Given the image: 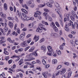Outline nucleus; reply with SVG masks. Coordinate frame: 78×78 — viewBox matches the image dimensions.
Returning a JSON list of instances; mask_svg holds the SVG:
<instances>
[{"label":"nucleus","mask_w":78,"mask_h":78,"mask_svg":"<svg viewBox=\"0 0 78 78\" xmlns=\"http://www.w3.org/2000/svg\"><path fill=\"white\" fill-rule=\"evenodd\" d=\"M42 29L45 31L47 30V29L43 27V25L42 24H40L38 27L37 28L36 31L38 33H41L42 32Z\"/></svg>","instance_id":"obj_1"},{"label":"nucleus","mask_w":78,"mask_h":78,"mask_svg":"<svg viewBox=\"0 0 78 78\" xmlns=\"http://www.w3.org/2000/svg\"><path fill=\"white\" fill-rule=\"evenodd\" d=\"M33 55V54H32L30 53V54L27 55L26 58L27 59H24L25 61H31V60H33V59H35V58L33 57L32 56Z\"/></svg>","instance_id":"obj_2"},{"label":"nucleus","mask_w":78,"mask_h":78,"mask_svg":"<svg viewBox=\"0 0 78 78\" xmlns=\"http://www.w3.org/2000/svg\"><path fill=\"white\" fill-rule=\"evenodd\" d=\"M17 24L16 23L15 25L14 30L15 31H17V33H18V34H20V30L19 28H17Z\"/></svg>","instance_id":"obj_3"},{"label":"nucleus","mask_w":78,"mask_h":78,"mask_svg":"<svg viewBox=\"0 0 78 78\" xmlns=\"http://www.w3.org/2000/svg\"><path fill=\"white\" fill-rule=\"evenodd\" d=\"M21 46L23 47H26L28 46V45L27 44V41H23L21 44Z\"/></svg>","instance_id":"obj_4"},{"label":"nucleus","mask_w":78,"mask_h":78,"mask_svg":"<svg viewBox=\"0 0 78 78\" xmlns=\"http://www.w3.org/2000/svg\"><path fill=\"white\" fill-rule=\"evenodd\" d=\"M42 75L44 76V77L45 78H47V75H48V76H51V75L50 74H48V72H47L43 73H42Z\"/></svg>","instance_id":"obj_5"},{"label":"nucleus","mask_w":78,"mask_h":78,"mask_svg":"<svg viewBox=\"0 0 78 78\" xmlns=\"http://www.w3.org/2000/svg\"><path fill=\"white\" fill-rule=\"evenodd\" d=\"M65 15H66V17H65L64 19V22H66V21H67V20L68 21H69V14H66L64 15V16Z\"/></svg>","instance_id":"obj_6"},{"label":"nucleus","mask_w":78,"mask_h":78,"mask_svg":"<svg viewBox=\"0 0 78 78\" xmlns=\"http://www.w3.org/2000/svg\"><path fill=\"white\" fill-rule=\"evenodd\" d=\"M25 35V32H23L20 36V40H22V39H23L24 38Z\"/></svg>","instance_id":"obj_7"},{"label":"nucleus","mask_w":78,"mask_h":78,"mask_svg":"<svg viewBox=\"0 0 78 78\" xmlns=\"http://www.w3.org/2000/svg\"><path fill=\"white\" fill-rule=\"evenodd\" d=\"M43 15L44 16H45V19L47 20L49 17V15H48V13L47 12H44L43 13Z\"/></svg>","instance_id":"obj_8"},{"label":"nucleus","mask_w":78,"mask_h":78,"mask_svg":"<svg viewBox=\"0 0 78 78\" xmlns=\"http://www.w3.org/2000/svg\"><path fill=\"white\" fill-rule=\"evenodd\" d=\"M47 48L49 52H53V50L51 47L48 46L47 47Z\"/></svg>","instance_id":"obj_9"},{"label":"nucleus","mask_w":78,"mask_h":78,"mask_svg":"<svg viewBox=\"0 0 78 78\" xmlns=\"http://www.w3.org/2000/svg\"><path fill=\"white\" fill-rule=\"evenodd\" d=\"M0 16L2 17H3L4 19H6V15L5 14L3 13L2 12L0 13Z\"/></svg>","instance_id":"obj_10"},{"label":"nucleus","mask_w":78,"mask_h":78,"mask_svg":"<svg viewBox=\"0 0 78 78\" xmlns=\"http://www.w3.org/2000/svg\"><path fill=\"white\" fill-rule=\"evenodd\" d=\"M39 36H36L35 35L34 38V40H35V42H37L38 40H39Z\"/></svg>","instance_id":"obj_11"},{"label":"nucleus","mask_w":78,"mask_h":78,"mask_svg":"<svg viewBox=\"0 0 78 78\" xmlns=\"http://www.w3.org/2000/svg\"><path fill=\"white\" fill-rule=\"evenodd\" d=\"M8 24L10 28L11 29L12 28V27H13L14 26L13 23L11 21H9Z\"/></svg>","instance_id":"obj_12"},{"label":"nucleus","mask_w":78,"mask_h":78,"mask_svg":"<svg viewBox=\"0 0 78 78\" xmlns=\"http://www.w3.org/2000/svg\"><path fill=\"white\" fill-rule=\"evenodd\" d=\"M41 49L43 50L44 52H46V51H47V48H46V47H45V46H41Z\"/></svg>","instance_id":"obj_13"},{"label":"nucleus","mask_w":78,"mask_h":78,"mask_svg":"<svg viewBox=\"0 0 78 78\" xmlns=\"http://www.w3.org/2000/svg\"><path fill=\"white\" fill-rule=\"evenodd\" d=\"M66 72V70L65 69H62V71H61L60 72V74H61V75H63L64 73H65Z\"/></svg>","instance_id":"obj_14"},{"label":"nucleus","mask_w":78,"mask_h":78,"mask_svg":"<svg viewBox=\"0 0 78 78\" xmlns=\"http://www.w3.org/2000/svg\"><path fill=\"white\" fill-rule=\"evenodd\" d=\"M55 6H56V8H57L58 9H61V6H60V5H59L57 2L55 3Z\"/></svg>","instance_id":"obj_15"},{"label":"nucleus","mask_w":78,"mask_h":78,"mask_svg":"<svg viewBox=\"0 0 78 78\" xmlns=\"http://www.w3.org/2000/svg\"><path fill=\"white\" fill-rule=\"evenodd\" d=\"M72 14L76 18V19H78V16H77V15L76 14V13L75 12H72Z\"/></svg>","instance_id":"obj_16"},{"label":"nucleus","mask_w":78,"mask_h":78,"mask_svg":"<svg viewBox=\"0 0 78 78\" xmlns=\"http://www.w3.org/2000/svg\"><path fill=\"white\" fill-rule=\"evenodd\" d=\"M58 62V61L56 59H53L52 61V64H56Z\"/></svg>","instance_id":"obj_17"},{"label":"nucleus","mask_w":78,"mask_h":78,"mask_svg":"<svg viewBox=\"0 0 78 78\" xmlns=\"http://www.w3.org/2000/svg\"><path fill=\"white\" fill-rule=\"evenodd\" d=\"M4 8L5 11H6V10L8 9V5L6 4V3H4Z\"/></svg>","instance_id":"obj_18"},{"label":"nucleus","mask_w":78,"mask_h":78,"mask_svg":"<svg viewBox=\"0 0 78 78\" xmlns=\"http://www.w3.org/2000/svg\"><path fill=\"white\" fill-rule=\"evenodd\" d=\"M7 40L8 41L10 42V43H14V41H12L10 37H8Z\"/></svg>","instance_id":"obj_19"},{"label":"nucleus","mask_w":78,"mask_h":78,"mask_svg":"<svg viewBox=\"0 0 78 78\" xmlns=\"http://www.w3.org/2000/svg\"><path fill=\"white\" fill-rule=\"evenodd\" d=\"M65 29L66 31H69V28L68 27V26H67V24H66L65 25Z\"/></svg>","instance_id":"obj_20"},{"label":"nucleus","mask_w":78,"mask_h":78,"mask_svg":"<svg viewBox=\"0 0 78 78\" xmlns=\"http://www.w3.org/2000/svg\"><path fill=\"white\" fill-rule=\"evenodd\" d=\"M23 59H21L18 62V64L20 66V65L22 64H23Z\"/></svg>","instance_id":"obj_21"},{"label":"nucleus","mask_w":78,"mask_h":78,"mask_svg":"<svg viewBox=\"0 0 78 78\" xmlns=\"http://www.w3.org/2000/svg\"><path fill=\"white\" fill-rule=\"evenodd\" d=\"M34 47H31L28 51L29 52H32L34 50Z\"/></svg>","instance_id":"obj_22"},{"label":"nucleus","mask_w":78,"mask_h":78,"mask_svg":"<svg viewBox=\"0 0 78 78\" xmlns=\"http://www.w3.org/2000/svg\"><path fill=\"white\" fill-rule=\"evenodd\" d=\"M53 29L55 32H58V28L56 26H54V27H53Z\"/></svg>","instance_id":"obj_23"},{"label":"nucleus","mask_w":78,"mask_h":78,"mask_svg":"<svg viewBox=\"0 0 78 78\" xmlns=\"http://www.w3.org/2000/svg\"><path fill=\"white\" fill-rule=\"evenodd\" d=\"M31 54H33V55L32 56L33 58L34 57V55L35 56H38V55H37V53H36V51L35 52V53H31Z\"/></svg>","instance_id":"obj_24"},{"label":"nucleus","mask_w":78,"mask_h":78,"mask_svg":"<svg viewBox=\"0 0 78 78\" xmlns=\"http://www.w3.org/2000/svg\"><path fill=\"white\" fill-rule=\"evenodd\" d=\"M46 5L48 6V7H51V8L53 6V5H51L50 2H48L46 3Z\"/></svg>","instance_id":"obj_25"},{"label":"nucleus","mask_w":78,"mask_h":78,"mask_svg":"<svg viewBox=\"0 0 78 78\" xmlns=\"http://www.w3.org/2000/svg\"><path fill=\"white\" fill-rule=\"evenodd\" d=\"M7 19H8V20H14V18L13 17L11 16L8 17H7Z\"/></svg>","instance_id":"obj_26"},{"label":"nucleus","mask_w":78,"mask_h":78,"mask_svg":"<svg viewBox=\"0 0 78 78\" xmlns=\"http://www.w3.org/2000/svg\"><path fill=\"white\" fill-rule=\"evenodd\" d=\"M5 73H2V74H1L0 76V78H3L5 77Z\"/></svg>","instance_id":"obj_27"},{"label":"nucleus","mask_w":78,"mask_h":78,"mask_svg":"<svg viewBox=\"0 0 78 78\" xmlns=\"http://www.w3.org/2000/svg\"><path fill=\"white\" fill-rule=\"evenodd\" d=\"M21 11L22 12H24V13H25V14H28V12L27 11V10H25L24 9H21Z\"/></svg>","instance_id":"obj_28"},{"label":"nucleus","mask_w":78,"mask_h":78,"mask_svg":"<svg viewBox=\"0 0 78 78\" xmlns=\"http://www.w3.org/2000/svg\"><path fill=\"white\" fill-rule=\"evenodd\" d=\"M30 17L27 16L26 17L24 18V20L27 21V20H30Z\"/></svg>","instance_id":"obj_29"},{"label":"nucleus","mask_w":78,"mask_h":78,"mask_svg":"<svg viewBox=\"0 0 78 78\" xmlns=\"http://www.w3.org/2000/svg\"><path fill=\"white\" fill-rule=\"evenodd\" d=\"M42 62L43 64H44V66H46V65H47V63L46 62V61H45V60L44 59H43L42 60Z\"/></svg>","instance_id":"obj_30"},{"label":"nucleus","mask_w":78,"mask_h":78,"mask_svg":"<svg viewBox=\"0 0 78 78\" xmlns=\"http://www.w3.org/2000/svg\"><path fill=\"white\" fill-rule=\"evenodd\" d=\"M50 52L48 51L47 53V55H48V56H52V53L51 52Z\"/></svg>","instance_id":"obj_31"},{"label":"nucleus","mask_w":78,"mask_h":78,"mask_svg":"<svg viewBox=\"0 0 78 78\" xmlns=\"http://www.w3.org/2000/svg\"><path fill=\"white\" fill-rule=\"evenodd\" d=\"M69 23H68V25H69V26H71V25H72L73 24V22L71 20H70L69 21Z\"/></svg>","instance_id":"obj_32"},{"label":"nucleus","mask_w":78,"mask_h":78,"mask_svg":"<svg viewBox=\"0 0 78 78\" xmlns=\"http://www.w3.org/2000/svg\"><path fill=\"white\" fill-rule=\"evenodd\" d=\"M1 23V24H2V26H3V27H6V26H7V23Z\"/></svg>","instance_id":"obj_33"},{"label":"nucleus","mask_w":78,"mask_h":78,"mask_svg":"<svg viewBox=\"0 0 78 78\" xmlns=\"http://www.w3.org/2000/svg\"><path fill=\"white\" fill-rule=\"evenodd\" d=\"M4 30L5 31V32H6V31H8V27H6V26L4 28Z\"/></svg>","instance_id":"obj_34"},{"label":"nucleus","mask_w":78,"mask_h":78,"mask_svg":"<svg viewBox=\"0 0 78 78\" xmlns=\"http://www.w3.org/2000/svg\"><path fill=\"white\" fill-rule=\"evenodd\" d=\"M46 5V4L45 3L44 4V5L42 4H41L39 5V8H42V7H44V6H45V5Z\"/></svg>","instance_id":"obj_35"},{"label":"nucleus","mask_w":78,"mask_h":78,"mask_svg":"<svg viewBox=\"0 0 78 78\" xmlns=\"http://www.w3.org/2000/svg\"><path fill=\"white\" fill-rule=\"evenodd\" d=\"M5 37H3V36L0 37V39H1V41H3L5 40H6L5 39Z\"/></svg>","instance_id":"obj_36"},{"label":"nucleus","mask_w":78,"mask_h":78,"mask_svg":"<svg viewBox=\"0 0 78 78\" xmlns=\"http://www.w3.org/2000/svg\"><path fill=\"white\" fill-rule=\"evenodd\" d=\"M70 18L72 20L75 21V17L73 16H70Z\"/></svg>","instance_id":"obj_37"},{"label":"nucleus","mask_w":78,"mask_h":78,"mask_svg":"<svg viewBox=\"0 0 78 78\" xmlns=\"http://www.w3.org/2000/svg\"><path fill=\"white\" fill-rule=\"evenodd\" d=\"M22 7H23V8L25 7L26 9H28V6H27V5L26 4H24L22 6Z\"/></svg>","instance_id":"obj_38"},{"label":"nucleus","mask_w":78,"mask_h":78,"mask_svg":"<svg viewBox=\"0 0 78 78\" xmlns=\"http://www.w3.org/2000/svg\"><path fill=\"white\" fill-rule=\"evenodd\" d=\"M22 7H23V8L25 7L26 9H28V6H27V5L26 4H24L22 6Z\"/></svg>","instance_id":"obj_39"},{"label":"nucleus","mask_w":78,"mask_h":78,"mask_svg":"<svg viewBox=\"0 0 78 78\" xmlns=\"http://www.w3.org/2000/svg\"><path fill=\"white\" fill-rule=\"evenodd\" d=\"M22 7H23V8L25 7L26 9H28V6H27V5L26 4H24L22 6Z\"/></svg>","instance_id":"obj_40"},{"label":"nucleus","mask_w":78,"mask_h":78,"mask_svg":"<svg viewBox=\"0 0 78 78\" xmlns=\"http://www.w3.org/2000/svg\"><path fill=\"white\" fill-rule=\"evenodd\" d=\"M16 14L18 17H20V12H19V10H17Z\"/></svg>","instance_id":"obj_41"},{"label":"nucleus","mask_w":78,"mask_h":78,"mask_svg":"<svg viewBox=\"0 0 78 78\" xmlns=\"http://www.w3.org/2000/svg\"><path fill=\"white\" fill-rule=\"evenodd\" d=\"M6 40H4L3 41H2V40H0V44L1 45H2V44H3V43H4L5 42H6Z\"/></svg>","instance_id":"obj_42"},{"label":"nucleus","mask_w":78,"mask_h":78,"mask_svg":"<svg viewBox=\"0 0 78 78\" xmlns=\"http://www.w3.org/2000/svg\"><path fill=\"white\" fill-rule=\"evenodd\" d=\"M31 38L29 39L27 41V42L28 44H30V42H31Z\"/></svg>","instance_id":"obj_43"},{"label":"nucleus","mask_w":78,"mask_h":78,"mask_svg":"<svg viewBox=\"0 0 78 78\" xmlns=\"http://www.w3.org/2000/svg\"><path fill=\"white\" fill-rule=\"evenodd\" d=\"M25 27V25L23 23H21V25L20 26V28L22 29V28H23L24 27Z\"/></svg>","instance_id":"obj_44"},{"label":"nucleus","mask_w":78,"mask_h":78,"mask_svg":"<svg viewBox=\"0 0 78 78\" xmlns=\"http://www.w3.org/2000/svg\"><path fill=\"white\" fill-rule=\"evenodd\" d=\"M12 34L13 35L15 36H16L18 35V34H17V32H16L15 31L13 32Z\"/></svg>","instance_id":"obj_45"},{"label":"nucleus","mask_w":78,"mask_h":78,"mask_svg":"<svg viewBox=\"0 0 78 78\" xmlns=\"http://www.w3.org/2000/svg\"><path fill=\"white\" fill-rule=\"evenodd\" d=\"M36 62L37 64H41V62L40 60L38 59L36 60Z\"/></svg>","instance_id":"obj_46"},{"label":"nucleus","mask_w":78,"mask_h":78,"mask_svg":"<svg viewBox=\"0 0 78 78\" xmlns=\"http://www.w3.org/2000/svg\"><path fill=\"white\" fill-rule=\"evenodd\" d=\"M30 48V46H28L26 48L24 49L25 51H27L28 50V49Z\"/></svg>","instance_id":"obj_47"},{"label":"nucleus","mask_w":78,"mask_h":78,"mask_svg":"<svg viewBox=\"0 0 78 78\" xmlns=\"http://www.w3.org/2000/svg\"><path fill=\"white\" fill-rule=\"evenodd\" d=\"M74 25L75 27H76V28H77V29H78V24L77 23H74Z\"/></svg>","instance_id":"obj_48"},{"label":"nucleus","mask_w":78,"mask_h":78,"mask_svg":"<svg viewBox=\"0 0 78 78\" xmlns=\"http://www.w3.org/2000/svg\"><path fill=\"white\" fill-rule=\"evenodd\" d=\"M73 4L74 6H76V0H73Z\"/></svg>","instance_id":"obj_49"},{"label":"nucleus","mask_w":78,"mask_h":78,"mask_svg":"<svg viewBox=\"0 0 78 78\" xmlns=\"http://www.w3.org/2000/svg\"><path fill=\"white\" fill-rule=\"evenodd\" d=\"M59 48L62 50H63L64 48V46H62V45H61L59 47Z\"/></svg>","instance_id":"obj_50"},{"label":"nucleus","mask_w":78,"mask_h":78,"mask_svg":"<svg viewBox=\"0 0 78 78\" xmlns=\"http://www.w3.org/2000/svg\"><path fill=\"white\" fill-rule=\"evenodd\" d=\"M27 4L28 5H30L32 4V2L31 1H29L27 2Z\"/></svg>","instance_id":"obj_51"},{"label":"nucleus","mask_w":78,"mask_h":78,"mask_svg":"<svg viewBox=\"0 0 78 78\" xmlns=\"http://www.w3.org/2000/svg\"><path fill=\"white\" fill-rule=\"evenodd\" d=\"M60 23L62 27H63V25L62 24V19H60Z\"/></svg>","instance_id":"obj_52"},{"label":"nucleus","mask_w":78,"mask_h":78,"mask_svg":"<svg viewBox=\"0 0 78 78\" xmlns=\"http://www.w3.org/2000/svg\"><path fill=\"white\" fill-rule=\"evenodd\" d=\"M4 54H5L6 55H9V53L7 51H5L4 52Z\"/></svg>","instance_id":"obj_53"},{"label":"nucleus","mask_w":78,"mask_h":78,"mask_svg":"<svg viewBox=\"0 0 78 78\" xmlns=\"http://www.w3.org/2000/svg\"><path fill=\"white\" fill-rule=\"evenodd\" d=\"M56 53V52H54L53 53L52 55L54 57H56L57 56V55Z\"/></svg>","instance_id":"obj_54"},{"label":"nucleus","mask_w":78,"mask_h":78,"mask_svg":"<svg viewBox=\"0 0 78 78\" xmlns=\"http://www.w3.org/2000/svg\"><path fill=\"white\" fill-rule=\"evenodd\" d=\"M16 58H17V59L15 61L16 62H17V61H19L20 59V57H19V56H17Z\"/></svg>","instance_id":"obj_55"},{"label":"nucleus","mask_w":78,"mask_h":78,"mask_svg":"<svg viewBox=\"0 0 78 78\" xmlns=\"http://www.w3.org/2000/svg\"><path fill=\"white\" fill-rule=\"evenodd\" d=\"M48 17H49V21H50V22H52V21H53V19H52L51 17L50 16H49Z\"/></svg>","instance_id":"obj_56"},{"label":"nucleus","mask_w":78,"mask_h":78,"mask_svg":"<svg viewBox=\"0 0 78 78\" xmlns=\"http://www.w3.org/2000/svg\"><path fill=\"white\" fill-rule=\"evenodd\" d=\"M61 65H59L58 66H57L56 69V70H58V69H61Z\"/></svg>","instance_id":"obj_57"},{"label":"nucleus","mask_w":78,"mask_h":78,"mask_svg":"<svg viewBox=\"0 0 78 78\" xmlns=\"http://www.w3.org/2000/svg\"><path fill=\"white\" fill-rule=\"evenodd\" d=\"M37 69L40 72H41L42 70V69L41 67H37Z\"/></svg>","instance_id":"obj_58"},{"label":"nucleus","mask_w":78,"mask_h":78,"mask_svg":"<svg viewBox=\"0 0 78 78\" xmlns=\"http://www.w3.org/2000/svg\"><path fill=\"white\" fill-rule=\"evenodd\" d=\"M16 67V64H14L13 66H12L11 67V69H15Z\"/></svg>","instance_id":"obj_59"},{"label":"nucleus","mask_w":78,"mask_h":78,"mask_svg":"<svg viewBox=\"0 0 78 78\" xmlns=\"http://www.w3.org/2000/svg\"><path fill=\"white\" fill-rule=\"evenodd\" d=\"M12 62V60H10L8 61V63L9 64H11Z\"/></svg>","instance_id":"obj_60"},{"label":"nucleus","mask_w":78,"mask_h":78,"mask_svg":"<svg viewBox=\"0 0 78 78\" xmlns=\"http://www.w3.org/2000/svg\"><path fill=\"white\" fill-rule=\"evenodd\" d=\"M22 15L23 17H26L27 16V14H25L24 13H22Z\"/></svg>","instance_id":"obj_61"},{"label":"nucleus","mask_w":78,"mask_h":78,"mask_svg":"<svg viewBox=\"0 0 78 78\" xmlns=\"http://www.w3.org/2000/svg\"><path fill=\"white\" fill-rule=\"evenodd\" d=\"M70 43L71 44H72V45H73V44H74V41L73 40H71L70 41Z\"/></svg>","instance_id":"obj_62"},{"label":"nucleus","mask_w":78,"mask_h":78,"mask_svg":"<svg viewBox=\"0 0 78 78\" xmlns=\"http://www.w3.org/2000/svg\"><path fill=\"white\" fill-rule=\"evenodd\" d=\"M55 24L58 27H59V23H58V22H56L55 23Z\"/></svg>","instance_id":"obj_63"},{"label":"nucleus","mask_w":78,"mask_h":78,"mask_svg":"<svg viewBox=\"0 0 78 78\" xmlns=\"http://www.w3.org/2000/svg\"><path fill=\"white\" fill-rule=\"evenodd\" d=\"M57 53L58 55H61V51H60V50H59L58 51Z\"/></svg>","instance_id":"obj_64"}]
</instances>
